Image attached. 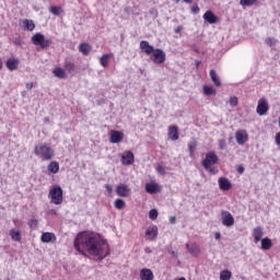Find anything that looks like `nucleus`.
I'll list each match as a JSON object with an SVG mask.
<instances>
[{
    "instance_id": "a18cd8bd",
    "label": "nucleus",
    "mask_w": 280,
    "mask_h": 280,
    "mask_svg": "<svg viewBox=\"0 0 280 280\" xmlns=\"http://www.w3.org/2000/svg\"><path fill=\"white\" fill-rule=\"evenodd\" d=\"M191 12L197 14V12H200V8H198V5H194V7H191Z\"/></svg>"
},
{
    "instance_id": "c03bdc74",
    "label": "nucleus",
    "mask_w": 280,
    "mask_h": 280,
    "mask_svg": "<svg viewBox=\"0 0 280 280\" xmlns=\"http://www.w3.org/2000/svg\"><path fill=\"white\" fill-rule=\"evenodd\" d=\"M28 225L31 226V229H36L38 226V220L32 219L31 221H28Z\"/></svg>"
},
{
    "instance_id": "6ab92c4d",
    "label": "nucleus",
    "mask_w": 280,
    "mask_h": 280,
    "mask_svg": "<svg viewBox=\"0 0 280 280\" xmlns=\"http://www.w3.org/2000/svg\"><path fill=\"white\" fill-rule=\"evenodd\" d=\"M168 138L172 140V141H178V127L176 126H170L168 127Z\"/></svg>"
},
{
    "instance_id": "39448f33",
    "label": "nucleus",
    "mask_w": 280,
    "mask_h": 280,
    "mask_svg": "<svg viewBox=\"0 0 280 280\" xmlns=\"http://www.w3.org/2000/svg\"><path fill=\"white\" fill-rule=\"evenodd\" d=\"M48 196L52 205H62V188L60 186L50 189Z\"/></svg>"
},
{
    "instance_id": "473e14b6",
    "label": "nucleus",
    "mask_w": 280,
    "mask_h": 280,
    "mask_svg": "<svg viewBox=\"0 0 280 280\" xmlns=\"http://www.w3.org/2000/svg\"><path fill=\"white\" fill-rule=\"evenodd\" d=\"M231 277H233V273L229 270H223L220 272V280H231Z\"/></svg>"
},
{
    "instance_id": "e433bc0d",
    "label": "nucleus",
    "mask_w": 280,
    "mask_h": 280,
    "mask_svg": "<svg viewBox=\"0 0 280 280\" xmlns=\"http://www.w3.org/2000/svg\"><path fill=\"white\" fill-rule=\"evenodd\" d=\"M265 43L269 47H275V45H277V43H279V40H277V38H275V37H268L265 39Z\"/></svg>"
},
{
    "instance_id": "052dcab7",
    "label": "nucleus",
    "mask_w": 280,
    "mask_h": 280,
    "mask_svg": "<svg viewBox=\"0 0 280 280\" xmlns=\"http://www.w3.org/2000/svg\"><path fill=\"white\" fill-rule=\"evenodd\" d=\"M171 255H173L174 257H177L176 252H172Z\"/></svg>"
},
{
    "instance_id": "8fccbe9b",
    "label": "nucleus",
    "mask_w": 280,
    "mask_h": 280,
    "mask_svg": "<svg viewBox=\"0 0 280 280\" xmlns=\"http://www.w3.org/2000/svg\"><path fill=\"white\" fill-rule=\"evenodd\" d=\"M180 32H183V26H177L175 28V34H180Z\"/></svg>"
},
{
    "instance_id": "1a4fd4ad",
    "label": "nucleus",
    "mask_w": 280,
    "mask_h": 280,
    "mask_svg": "<svg viewBox=\"0 0 280 280\" xmlns=\"http://www.w3.org/2000/svg\"><path fill=\"white\" fill-rule=\"evenodd\" d=\"M235 139L238 145H244V143L248 141V132H246L244 129H238L235 133Z\"/></svg>"
},
{
    "instance_id": "bb28decb",
    "label": "nucleus",
    "mask_w": 280,
    "mask_h": 280,
    "mask_svg": "<svg viewBox=\"0 0 280 280\" xmlns=\"http://www.w3.org/2000/svg\"><path fill=\"white\" fill-rule=\"evenodd\" d=\"M23 25L28 32H34V30L36 28V24H34L33 20L25 19L23 21Z\"/></svg>"
},
{
    "instance_id": "c9c22d12",
    "label": "nucleus",
    "mask_w": 280,
    "mask_h": 280,
    "mask_svg": "<svg viewBox=\"0 0 280 280\" xmlns=\"http://www.w3.org/2000/svg\"><path fill=\"white\" fill-rule=\"evenodd\" d=\"M257 0H240V3L243 5V8H250V5H255V2Z\"/></svg>"
},
{
    "instance_id": "49530a36",
    "label": "nucleus",
    "mask_w": 280,
    "mask_h": 280,
    "mask_svg": "<svg viewBox=\"0 0 280 280\" xmlns=\"http://www.w3.org/2000/svg\"><path fill=\"white\" fill-rule=\"evenodd\" d=\"M275 141H276L277 145H280V132L276 133Z\"/></svg>"
},
{
    "instance_id": "72a5a7b5",
    "label": "nucleus",
    "mask_w": 280,
    "mask_h": 280,
    "mask_svg": "<svg viewBox=\"0 0 280 280\" xmlns=\"http://www.w3.org/2000/svg\"><path fill=\"white\" fill-rule=\"evenodd\" d=\"M49 12L54 14L55 16H60L62 14V8L60 7H50Z\"/></svg>"
},
{
    "instance_id": "f257e3e1",
    "label": "nucleus",
    "mask_w": 280,
    "mask_h": 280,
    "mask_svg": "<svg viewBox=\"0 0 280 280\" xmlns=\"http://www.w3.org/2000/svg\"><path fill=\"white\" fill-rule=\"evenodd\" d=\"M74 248L79 253L86 250L90 255L98 257L101 261L110 255L108 245L105 242H102L97 234L91 232L79 233L74 238Z\"/></svg>"
},
{
    "instance_id": "4c0bfd02",
    "label": "nucleus",
    "mask_w": 280,
    "mask_h": 280,
    "mask_svg": "<svg viewBox=\"0 0 280 280\" xmlns=\"http://www.w3.org/2000/svg\"><path fill=\"white\" fill-rule=\"evenodd\" d=\"M203 93L205 95H215V90L213 88H210L209 85H205Z\"/></svg>"
},
{
    "instance_id": "de8ad7c7",
    "label": "nucleus",
    "mask_w": 280,
    "mask_h": 280,
    "mask_svg": "<svg viewBox=\"0 0 280 280\" xmlns=\"http://www.w3.org/2000/svg\"><path fill=\"white\" fill-rule=\"evenodd\" d=\"M105 188L107 189L108 194H113V186L106 184Z\"/></svg>"
},
{
    "instance_id": "4d7b16f0",
    "label": "nucleus",
    "mask_w": 280,
    "mask_h": 280,
    "mask_svg": "<svg viewBox=\"0 0 280 280\" xmlns=\"http://www.w3.org/2000/svg\"><path fill=\"white\" fill-rule=\"evenodd\" d=\"M27 95V92L23 91L22 92V97H25Z\"/></svg>"
},
{
    "instance_id": "680f3d73",
    "label": "nucleus",
    "mask_w": 280,
    "mask_h": 280,
    "mask_svg": "<svg viewBox=\"0 0 280 280\" xmlns=\"http://www.w3.org/2000/svg\"><path fill=\"white\" fill-rule=\"evenodd\" d=\"M178 280H187V279H185L184 277H182V278H179Z\"/></svg>"
},
{
    "instance_id": "dca6fc26",
    "label": "nucleus",
    "mask_w": 280,
    "mask_h": 280,
    "mask_svg": "<svg viewBox=\"0 0 280 280\" xmlns=\"http://www.w3.org/2000/svg\"><path fill=\"white\" fill-rule=\"evenodd\" d=\"M252 235L254 237V243L259 244V242H261V238L264 237V229H261V226H256L253 230Z\"/></svg>"
},
{
    "instance_id": "7c9ffc66",
    "label": "nucleus",
    "mask_w": 280,
    "mask_h": 280,
    "mask_svg": "<svg viewBox=\"0 0 280 280\" xmlns=\"http://www.w3.org/2000/svg\"><path fill=\"white\" fill-rule=\"evenodd\" d=\"M113 58V54H105L100 58V63L102 67H108V62Z\"/></svg>"
},
{
    "instance_id": "4be33fe9",
    "label": "nucleus",
    "mask_w": 280,
    "mask_h": 280,
    "mask_svg": "<svg viewBox=\"0 0 280 280\" xmlns=\"http://www.w3.org/2000/svg\"><path fill=\"white\" fill-rule=\"evenodd\" d=\"M19 59L16 58H11L9 60H7V68L9 69V71H16V69H19Z\"/></svg>"
},
{
    "instance_id": "f03ea898",
    "label": "nucleus",
    "mask_w": 280,
    "mask_h": 280,
    "mask_svg": "<svg viewBox=\"0 0 280 280\" xmlns=\"http://www.w3.org/2000/svg\"><path fill=\"white\" fill-rule=\"evenodd\" d=\"M34 154L35 156H38V159H42V161H51V159L55 156L54 149L49 143H40L35 145Z\"/></svg>"
},
{
    "instance_id": "5fc2aeb1",
    "label": "nucleus",
    "mask_w": 280,
    "mask_h": 280,
    "mask_svg": "<svg viewBox=\"0 0 280 280\" xmlns=\"http://www.w3.org/2000/svg\"><path fill=\"white\" fill-rule=\"evenodd\" d=\"M184 3H191L194 0H183Z\"/></svg>"
},
{
    "instance_id": "09e8293b",
    "label": "nucleus",
    "mask_w": 280,
    "mask_h": 280,
    "mask_svg": "<svg viewBox=\"0 0 280 280\" xmlns=\"http://www.w3.org/2000/svg\"><path fill=\"white\" fill-rule=\"evenodd\" d=\"M26 89L28 91H32V89H34V83L30 82V83H26Z\"/></svg>"
},
{
    "instance_id": "423d86ee",
    "label": "nucleus",
    "mask_w": 280,
    "mask_h": 280,
    "mask_svg": "<svg viewBox=\"0 0 280 280\" xmlns=\"http://www.w3.org/2000/svg\"><path fill=\"white\" fill-rule=\"evenodd\" d=\"M165 51H163L161 48L154 49L151 56V60L154 62V65H163V62H165Z\"/></svg>"
},
{
    "instance_id": "393cba45",
    "label": "nucleus",
    "mask_w": 280,
    "mask_h": 280,
    "mask_svg": "<svg viewBox=\"0 0 280 280\" xmlns=\"http://www.w3.org/2000/svg\"><path fill=\"white\" fill-rule=\"evenodd\" d=\"M210 78L215 86H222V82L220 81V77L215 70H210Z\"/></svg>"
},
{
    "instance_id": "37998d69",
    "label": "nucleus",
    "mask_w": 280,
    "mask_h": 280,
    "mask_svg": "<svg viewBox=\"0 0 280 280\" xmlns=\"http://www.w3.org/2000/svg\"><path fill=\"white\" fill-rule=\"evenodd\" d=\"M237 103H238L237 96H232L230 98V106H232L233 108H235V106H237Z\"/></svg>"
},
{
    "instance_id": "6e6d98bb",
    "label": "nucleus",
    "mask_w": 280,
    "mask_h": 280,
    "mask_svg": "<svg viewBox=\"0 0 280 280\" xmlns=\"http://www.w3.org/2000/svg\"><path fill=\"white\" fill-rule=\"evenodd\" d=\"M1 69H3V61H1V59H0V71H1Z\"/></svg>"
},
{
    "instance_id": "ea45409f",
    "label": "nucleus",
    "mask_w": 280,
    "mask_h": 280,
    "mask_svg": "<svg viewBox=\"0 0 280 280\" xmlns=\"http://www.w3.org/2000/svg\"><path fill=\"white\" fill-rule=\"evenodd\" d=\"M150 220H156L159 218V211L156 209H151L149 212Z\"/></svg>"
},
{
    "instance_id": "20e7f679",
    "label": "nucleus",
    "mask_w": 280,
    "mask_h": 280,
    "mask_svg": "<svg viewBox=\"0 0 280 280\" xmlns=\"http://www.w3.org/2000/svg\"><path fill=\"white\" fill-rule=\"evenodd\" d=\"M33 45L39 46L42 49H47L51 45V40L46 39L42 33H36L32 37Z\"/></svg>"
},
{
    "instance_id": "bf43d9fd",
    "label": "nucleus",
    "mask_w": 280,
    "mask_h": 280,
    "mask_svg": "<svg viewBox=\"0 0 280 280\" xmlns=\"http://www.w3.org/2000/svg\"><path fill=\"white\" fill-rule=\"evenodd\" d=\"M201 61H196V67H200Z\"/></svg>"
},
{
    "instance_id": "4468645a",
    "label": "nucleus",
    "mask_w": 280,
    "mask_h": 280,
    "mask_svg": "<svg viewBox=\"0 0 280 280\" xmlns=\"http://www.w3.org/2000/svg\"><path fill=\"white\" fill-rule=\"evenodd\" d=\"M186 248L187 253H189V255H191L192 257H198V255H200V246H198V244L196 243H187Z\"/></svg>"
},
{
    "instance_id": "6e6552de",
    "label": "nucleus",
    "mask_w": 280,
    "mask_h": 280,
    "mask_svg": "<svg viewBox=\"0 0 280 280\" xmlns=\"http://www.w3.org/2000/svg\"><path fill=\"white\" fill-rule=\"evenodd\" d=\"M115 192L120 198H128V196H130L131 194V190L130 187H128V185L119 184L118 186H116Z\"/></svg>"
},
{
    "instance_id": "79ce46f5",
    "label": "nucleus",
    "mask_w": 280,
    "mask_h": 280,
    "mask_svg": "<svg viewBox=\"0 0 280 280\" xmlns=\"http://www.w3.org/2000/svg\"><path fill=\"white\" fill-rule=\"evenodd\" d=\"M156 172H158V174H160L161 176H165V174H166L165 166H163V165H158V166H156Z\"/></svg>"
},
{
    "instance_id": "f704fd0d",
    "label": "nucleus",
    "mask_w": 280,
    "mask_h": 280,
    "mask_svg": "<svg viewBox=\"0 0 280 280\" xmlns=\"http://www.w3.org/2000/svg\"><path fill=\"white\" fill-rule=\"evenodd\" d=\"M196 148H198V143L196 141H191L188 143V150L190 152V156H194V152H196Z\"/></svg>"
},
{
    "instance_id": "aec40b11",
    "label": "nucleus",
    "mask_w": 280,
    "mask_h": 280,
    "mask_svg": "<svg viewBox=\"0 0 280 280\" xmlns=\"http://www.w3.org/2000/svg\"><path fill=\"white\" fill-rule=\"evenodd\" d=\"M203 19L207 21V23H210V25L218 23V18L213 14L212 11H206Z\"/></svg>"
},
{
    "instance_id": "ddd939ff",
    "label": "nucleus",
    "mask_w": 280,
    "mask_h": 280,
    "mask_svg": "<svg viewBox=\"0 0 280 280\" xmlns=\"http://www.w3.org/2000/svg\"><path fill=\"white\" fill-rule=\"evenodd\" d=\"M145 235H147L148 240L153 242V240H156V237L159 235V228L156 225L149 226L145 231Z\"/></svg>"
},
{
    "instance_id": "3c124183",
    "label": "nucleus",
    "mask_w": 280,
    "mask_h": 280,
    "mask_svg": "<svg viewBox=\"0 0 280 280\" xmlns=\"http://www.w3.org/2000/svg\"><path fill=\"white\" fill-rule=\"evenodd\" d=\"M170 223L176 224V217H170Z\"/></svg>"
},
{
    "instance_id": "e2e57ef3",
    "label": "nucleus",
    "mask_w": 280,
    "mask_h": 280,
    "mask_svg": "<svg viewBox=\"0 0 280 280\" xmlns=\"http://www.w3.org/2000/svg\"><path fill=\"white\" fill-rule=\"evenodd\" d=\"M175 1H176V3H179L180 0H175Z\"/></svg>"
},
{
    "instance_id": "58836bf2",
    "label": "nucleus",
    "mask_w": 280,
    "mask_h": 280,
    "mask_svg": "<svg viewBox=\"0 0 280 280\" xmlns=\"http://www.w3.org/2000/svg\"><path fill=\"white\" fill-rule=\"evenodd\" d=\"M65 69H66V71H69V73H71V71H73L75 69V65H73V62H71V61H66Z\"/></svg>"
},
{
    "instance_id": "9d476101",
    "label": "nucleus",
    "mask_w": 280,
    "mask_h": 280,
    "mask_svg": "<svg viewBox=\"0 0 280 280\" xmlns=\"http://www.w3.org/2000/svg\"><path fill=\"white\" fill-rule=\"evenodd\" d=\"M268 110H269L268 101H266V98H260L258 101L256 112L258 113V115L264 116L266 115V113H268Z\"/></svg>"
},
{
    "instance_id": "c85d7f7f",
    "label": "nucleus",
    "mask_w": 280,
    "mask_h": 280,
    "mask_svg": "<svg viewBox=\"0 0 280 280\" xmlns=\"http://www.w3.org/2000/svg\"><path fill=\"white\" fill-rule=\"evenodd\" d=\"M52 73L55 78H60L61 80H65V78H67V72H65V69L62 68H55Z\"/></svg>"
},
{
    "instance_id": "a19ab883",
    "label": "nucleus",
    "mask_w": 280,
    "mask_h": 280,
    "mask_svg": "<svg viewBox=\"0 0 280 280\" xmlns=\"http://www.w3.org/2000/svg\"><path fill=\"white\" fill-rule=\"evenodd\" d=\"M218 143H219V150H226V139H220Z\"/></svg>"
},
{
    "instance_id": "5701e85b",
    "label": "nucleus",
    "mask_w": 280,
    "mask_h": 280,
    "mask_svg": "<svg viewBox=\"0 0 280 280\" xmlns=\"http://www.w3.org/2000/svg\"><path fill=\"white\" fill-rule=\"evenodd\" d=\"M140 279L141 280H154V273L150 269H142L140 271Z\"/></svg>"
},
{
    "instance_id": "cd10ccee",
    "label": "nucleus",
    "mask_w": 280,
    "mask_h": 280,
    "mask_svg": "<svg viewBox=\"0 0 280 280\" xmlns=\"http://www.w3.org/2000/svg\"><path fill=\"white\" fill-rule=\"evenodd\" d=\"M261 248L262 250H270L272 248V241L269 237L262 238Z\"/></svg>"
},
{
    "instance_id": "603ef678",
    "label": "nucleus",
    "mask_w": 280,
    "mask_h": 280,
    "mask_svg": "<svg viewBox=\"0 0 280 280\" xmlns=\"http://www.w3.org/2000/svg\"><path fill=\"white\" fill-rule=\"evenodd\" d=\"M215 240H222V234L220 232L215 233Z\"/></svg>"
},
{
    "instance_id": "412c9836",
    "label": "nucleus",
    "mask_w": 280,
    "mask_h": 280,
    "mask_svg": "<svg viewBox=\"0 0 280 280\" xmlns=\"http://www.w3.org/2000/svg\"><path fill=\"white\" fill-rule=\"evenodd\" d=\"M40 240L44 244H49V242H54V240H56V234L51 232H45L42 234Z\"/></svg>"
},
{
    "instance_id": "7ed1b4c3",
    "label": "nucleus",
    "mask_w": 280,
    "mask_h": 280,
    "mask_svg": "<svg viewBox=\"0 0 280 280\" xmlns=\"http://www.w3.org/2000/svg\"><path fill=\"white\" fill-rule=\"evenodd\" d=\"M218 161L219 159L215 152L210 151L206 154V159L202 160L201 165L205 170L210 172V174H218V167L213 166L217 165Z\"/></svg>"
},
{
    "instance_id": "864d4df0",
    "label": "nucleus",
    "mask_w": 280,
    "mask_h": 280,
    "mask_svg": "<svg viewBox=\"0 0 280 280\" xmlns=\"http://www.w3.org/2000/svg\"><path fill=\"white\" fill-rule=\"evenodd\" d=\"M243 172H244V166H238V167H237V173H238V174H242Z\"/></svg>"
},
{
    "instance_id": "a211bd4d",
    "label": "nucleus",
    "mask_w": 280,
    "mask_h": 280,
    "mask_svg": "<svg viewBox=\"0 0 280 280\" xmlns=\"http://www.w3.org/2000/svg\"><path fill=\"white\" fill-rule=\"evenodd\" d=\"M219 187L222 191H229V189H231L232 187L231 180H229V178H225V177H220Z\"/></svg>"
},
{
    "instance_id": "f3484780",
    "label": "nucleus",
    "mask_w": 280,
    "mask_h": 280,
    "mask_svg": "<svg viewBox=\"0 0 280 280\" xmlns=\"http://www.w3.org/2000/svg\"><path fill=\"white\" fill-rule=\"evenodd\" d=\"M140 49L147 54V56H150L154 51V46L150 45V42L148 40H141L140 42Z\"/></svg>"
},
{
    "instance_id": "f8f14e48",
    "label": "nucleus",
    "mask_w": 280,
    "mask_h": 280,
    "mask_svg": "<svg viewBox=\"0 0 280 280\" xmlns=\"http://www.w3.org/2000/svg\"><path fill=\"white\" fill-rule=\"evenodd\" d=\"M109 137L110 143H121L124 141V133L121 131L112 130Z\"/></svg>"
},
{
    "instance_id": "a878e982",
    "label": "nucleus",
    "mask_w": 280,
    "mask_h": 280,
    "mask_svg": "<svg viewBox=\"0 0 280 280\" xmlns=\"http://www.w3.org/2000/svg\"><path fill=\"white\" fill-rule=\"evenodd\" d=\"M9 234L13 242H21V231L16 229H11Z\"/></svg>"
},
{
    "instance_id": "c756f323",
    "label": "nucleus",
    "mask_w": 280,
    "mask_h": 280,
    "mask_svg": "<svg viewBox=\"0 0 280 280\" xmlns=\"http://www.w3.org/2000/svg\"><path fill=\"white\" fill-rule=\"evenodd\" d=\"M48 171H50L51 174H58V172H60V164L56 161L50 162Z\"/></svg>"
},
{
    "instance_id": "2eb2a0df",
    "label": "nucleus",
    "mask_w": 280,
    "mask_h": 280,
    "mask_svg": "<svg viewBox=\"0 0 280 280\" xmlns=\"http://www.w3.org/2000/svg\"><path fill=\"white\" fill-rule=\"evenodd\" d=\"M162 187L158 183H147L145 191L147 194H160Z\"/></svg>"
},
{
    "instance_id": "2f4dec72",
    "label": "nucleus",
    "mask_w": 280,
    "mask_h": 280,
    "mask_svg": "<svg viewBox=\"0 0 280 280\" xmlns=\"http://www.w3.org/2000/svg\"><path fill=\"white\" fill-rule=\"evenodd\" d=\"M114 207H115V209H118V211H121V209L126 208V201H124V199L117 198L114 201Z\"/></svg>"
},
{
    "instance_id": "0eeeda50",
    "label": "nucleus",
    "mask_w": 280,
    "mask_h": 280,
    "mask_svg": "<svg viewBox=\"0 0 280 280\" xmlns=\"http://www.w3.org/2000/svg\"><path fill=\"white\" fill-rule=\"evenodd\" d=\"M221 220L223 226L231 228L233 224H235V218H233V214L226 210L221 211Z\"/></svg>"
},
{
    "instance_id": "b1692460",
    "label": "nucleus",
    "mask_w": 280,
    "mask_h": 280,
    "mask_svg": "<svg viewBox=\"0 0 280 280\" xmlns=\"http://www.w3.org/2000/svg\"><path fill=\"white\" fill-rule=\"evenodd\" d=\"M91 49L93 47L89 43H82L79 45V51L83 54V56H89L91 54Z\"/></svg>"
},
{
    "instance_id": "9b49d317",
    "label": "nucleus",
    "mask_w": 280,
    "mask_h": 280,
    "mask_svg": "<svg viewBox=\"0 0 280 280\" xmlns=\"http://www.w3.org/2000/svg\"><path fill=\"white\" fill-rule=\"evenodd\" d=\"M122 165H132L135 163V153L132 151H125L121 155Z\"/></svg>"
},
{
    "instance_id": "13d9d810",
    "label": "nucleus",
    "mask_w": 280,
    "mask_h": 280,
    "mask_svg": "<svg viewBox=\"0 0 280 280\" xmlns=\"http://www.w3.org/2000/svg\"><path fill=\"white\" fill-rule=\"evenodd\" d=\"M45 124H49V118L44 119Z\"/></svg>"
}]
</instances>
